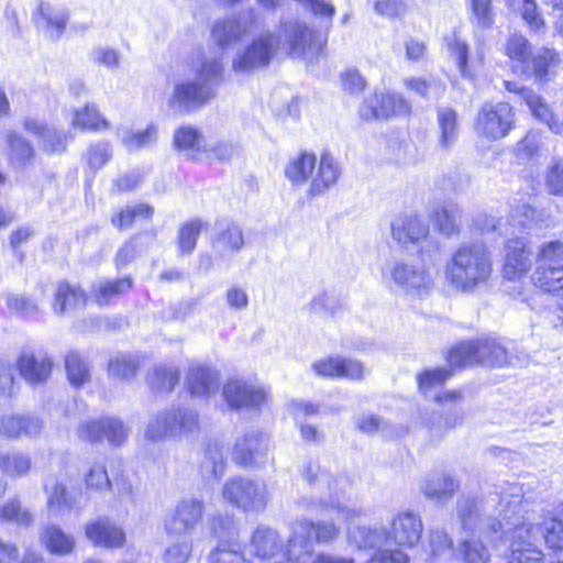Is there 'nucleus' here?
<instances>
[{"label":"nucleus","mask_w":563,"mask_h":563,"mask_svg":"<svg viewBox=\"0 0 563 563\" xmlns=\"http://www.w3.org/2000/svg\"><path fill=\"white\" fill-rule=\"evenodd\" d=\"M511 500L508 503L514 509V516H508L505 510L500 522L504 529V539L508 543L505 553L507 563H541L543 553L539 549L538 536L542 533L547 545L559 553L563 559V511L558 515H549L541 523H527L523 516L522 489L520 486L510 487Z\"/></svg>","instance_id":"obj_1"},{"label":"nucleus","mask_w":563,"mask_h":563,"mask_svg":"<svg viewBox=\"0 0 563 563\" xmlns=\"http://www.w3.org/2000/svg\"><path fill=\"white\" fill-rule=\"evenodd\" d=\"M284 42L295 58L314 60L322 52L324 42L312 29L296 20H280L277 36L266 32L255 36L239 49L232 59V70L249 74L269 64L277 45Z\"/></svg>","instance_id":"obj_2"},{"label":"nucleus","mask_w":563,"mask_h":563,"mask_svg":"<svg viewBox=\"0 0 563 563\" xmlns=\"http://www.w3.org/2000/svg\"><path fill=\"white\" fill-rule=\"evenodd\" d=\"M194 78L177 79L168 98V107L176 114L203 107L217 96L223 81L224 67L220 58L202 56L192 62Z\"/></svg>","instance_id":"obj_3"},{"label":"nucleus","mask_w":563,"mask_h":563,"mask_svg":"<svg viewBox=\"0 0 563 563\" xmlns=\"http://www.w3.org/2000/svg\"><path fill=\"white\" fill-rule=\"evenodd\" d=\"M301 476L313 493L309 500H301L307 510L330 511L343 520H352L361 515V509L345 494V478L334 476L314 461L303 465Z\"/></svg>","instance_id":"obj_4"},{"label":"nucleus","mask_w":563,"mask_h":563,"mask_svg":"<svg viewBox=\"0 0 563 563\" xmlns=\"http://www.w3.org/2000/svg\"><path fill=\"white\" fill-rule=\"evenodd\" d=\"M493 267V254L484 244H462L446 262L444 275L455 290L474 294L488 283Z\"/></svg>","instance_id":"obj_5"},{"label":"nucleus","mask_w":563,"mask_h":563,"mask_svg":"<svg viewBox=\"0 0 563 563\" xmlns=\"http://www.w3.org/2000/svg\"><path fill=\"white\" fill-rule=\"evenodd\" d=\"M339 534L340 527L332 521L298 519L291 525L287 559L294 563H355L354 559L342 555L320 554L313 558V541L320 544L331 543Z\"/></svg>","instance_id":"obj_6"},{"label":"nucleus","mask_w":563,"mask_h":563,"mask_svg":"<svg viewBox=\"0 0 563 563\" xmlns=\"http://www.w3.org/2000/svg\"><path fill=\"white\" fill-rule=\"evenodd\" d=\"M285 175L296 186L310 179L308 196L318 197L333 187L340 176L341 167L329 152H323L317 165V157L310 153H301L289 159Z\"/></svg>","instance_id":"obj_7"},{"label":"nucleus","mask_w":563,"mask_h":563,"mask_svg":"<svg viewBox=\"0 0 563 563\" xmlns=\"http://www.w3.org/2000/svg\"><path fill=\"white\" fill-rule=\"evenodd\" d=\"M199 428V415L194 408L172 406L158 411L148 420L144 437L153 442L166 439L181 440L197 432Z\"/></svg>","instance_id":"obj_8"},{"label":"nucleus","mask_w":563,"mask_h":563,"mask_svg":"<svg viewBox=\"0 0 563 563\" xmlns=\"http://www.w3.org/2000/svg\"><path fill=\"white\" fill-rule=\"evenodd\" d=\"M448 361L453 367L467 366L473 364H485L490 366L521 365L523 360L514 356L509 351L495 340L482 339L477 341H465L454 346Z\"/></svg>","instance_id":"obj_9"},{"label":"nucleus","mask_w":563,"mask_h":563,"mask_svg":"<svg viewBox=\"0 0 563 563\" xmlns=\"http://www.w3.org/2000/svg\"><path fill=\"white\" fill-rule=\"evenodd\" d=\"M382 277L386 283L417 298L428 296L434 286L433 277L424 264L405 260L389 262L383 269Z\"/></svg>","instance_id":"obj_10"},{"label":"nucleus","mask_w":563,"mask_h":563,"mask_svg":"<svg viewBox=\"0 0 563 563\" xmlns=\"http://www.w3.org/2000/svg\"><path fill=\"white\" fill-rule=\"evenodd\" d=\"M531 276L533 285L547 292L563 290V243L552 241L539 251Z\"/></svg>","instance_id":"obj_11"},{"label":"nucleus","mask_w":563,"mask_h":563,"mask_svg":"<svg viewBox=\"0 0 563 563\" xmlns=\"http://www.w3.org/2000/svg\"><path fill=\"white\" fill-rule=\"evenodd\" d=\"M516 486L509 485L504 488L500 493H495L489 496L487 500L483 498L473 497V496H461L456 501V516L461 522V526L465 530H473L477 526L483 514H486L489 508L495 507V503L497 499L499 500V506L501 509L499 510L498 528L504 533L505 527L500 526V522H505L503 520L505 510H508V516H514L511 506H509V501L512 499L510 496V487Z\"/></svg>","instance_id":"obj_12"},{"label":"nucleus","mask_w":563,"mask_h":563,"mask_svg":"<svg viewBox=\"0 0 563 563\" xmlns=\"http://www.w3.org/2000/svg\"><path fill=\"white\" fill-rule=\"evenodd\" d=\"M222 496L228 503L244 510H262L268 500L267 486L264 482L244 477H234L225 482Z\"/></svg>","instance_id":"obj_13"},{"label":"nucleus","mask_w":563,"mask_h":563,"mask_svg":"<svg viewBox=\"0 0 563 563\" xmlns=\"http://www.w3.org/2000/svg\"><path fill=\"white\" fill-rule=\"evenodd\" d=\"M256 23L255 10L249 9L217 20L211 30V37L220 48L224 49L251 34Z\"/></svg>","instance_id":"obj_14"},{"label":"nucleus","mask_w":563,"mask_h":563,"mask_svg":"<svg viewBox=\"0 0 563 563\" xmlns=\"http://www.w3.org/2000/svg\"><path fill=\"white\" fill-rule=\"evenodd\" d=\"M514 118L515 113L509 103H485L476 118V131L487 139L499 140L511 130Z\"/></svg>","instance_id":"obj_15"},{"label":"nucleus","mask_w":563,"mask_h":563,"mask_svg":"<svg viewBox=\"0 0 563 563\" xmlns=\"http://www.w3.org/2000/svg\"><path fill=\"white\" fill-rule=\"evenodd\" d=\"M203 500L195 497L180 499L165 517L164 527L169 536L191 533L203 518Z\"/></svg>","instance_id":"obj_16"},{"label":"nucleus","mask_w":563,"mask_h":563,"mask_svg":"<svg viewBox=\"0 0 563 563\" xmlns=\"http://www.w3.org/2000/svg\"><path fill=\"white\" fill-rule=\"evenodd\" d=\"M411 111L410 103L399 93L375 92L360 109L365 120L387 119L391 115H406Z\"/></svg>","instance_id":"obj_17"},{"label":"nucleus","mask_w":563,"mask_h":563,"mask_svg":"<svg viewBox=\"0 0 563 563\" xmlns=\"http://www.w3.org/2000/svg\"><path fill=\"white\" fill-rule=\"evenodd\" d=\"M77 434L89 442L107 440L111 444L120 445L126 440L129 430L119 419L108 417L82 422L77 429Z\"/></svg>","instance_id":"obj_18"},{"label":"nucleus","mask_w":563,"mask_h":563,"mask_svg":"<svg viewBox=\"0 0 563 563\" xmlns=\"http://www.w3.org/2000/svg\"><path fill=\"white\" fill-rule=\"evenodd\" d=\"M423 531V525L420 516L410 510L399 511L390 522L388 540L395 545L412 549L415 548Z\"/></svg>","instance_id":"obj_19"},{"label":"nucleus","mask_w":563,"mask_h":563,"mask_svg":"<svg viewBox=\"0 0 563 563\" xmlns=\"http://www.w3.org/2000/svg\"><path fill=\"white\" fill-rule=\"evenodd\" d=\"M223 397L232 409L258 408L267 400L264 387L243 379L229 380L223 387Z\"/></svg>","instance_id":"obj_20"},{"label":"nucleus","mask_w":563,"mask_h":563,"mask_svg":"<svg viewBox=\"0 0 563 563\" xmlns=\"http://www.w3.org/2000/svg\"><path fill=\"white\" fill-rule=\"evenodd\" d=\"M504 85L507 91L518 95L529 107L532 114L544 122L552 132L556 134L563 132V123L554 118L550 107L541 96L517 81H505Z\"/></svg>","instance_id":"obj_21"},{"label":"nucleus","mask_w":563,"mask_h":563,"mask_svg":"<svg viewBox=\"0 0 563 563\" xmlns=\"http://www.w3.org/2000/svg\"><path fill=\"white\" fill-rule=\"evenodd\" d=\"M532 266V253L523 239H512L506 244L504 277L508 280H520Z\"/></svg>","instance_id":"obj_22"},{"label":"nucleus","mask_w":563,"mask_h":563,"mask_svg":"<svg viewBox=\"0 0 563 563\" xmlns=\"http://www.w3.org/2000/svg\"><path fill=\"white\" fill-rule=\"evenodd\" d=\"M251 552L261 561L273 560L278 555H287L284 552V540L273 528L260 526L255 529L250 541Z\"/></svg>","instance_id":"obj_23"},{"label":"nucleus","mask_w":563,"mask_h":563,"mask_svg":"<svg viewBox=\"0 0 563 563\" xmlns=\"http://www.w3.org/2000/svg\"><path fill=\"white\" fill-rule=\"evenodd\" d=\"M390 233L401 245L418 244L428 236L429 227L417 214H402L391 221Z\"/></svg>","instance_id":"obj_24"},{"label":"nucleus","mask_w":563,"mask_h":563,"mask_svg":"<svg viewBox=\"0 0 563 563\" xmlns=\"http://www.w3.org/2000/svg\"><path fill=\"white\" fill-rule=\"evenodd\" d=\"M43 427L42 419L35 415H0V434L10 439L37 437Z\"/></svg>","instance_id":"obj_25"},{"label":"nucleus","mask_w":563,"mask_h":563,"mask_svg":"<svg viewBox=\"0 0 563 563\" xmlns=\"http://www.w3.org/2000/svg\"><path fill=\"white\" fill-rule=\"evenodd\" d=\"M211 243L213 251L220 256L234 254L244 245L243 231L234 222L227 220L218 221Z\"/></svg>","instance_id":"obj_26"},{"label":"nucleus","mask_w":563,"mask_h":563,"mask_svg":"<svg viewBox=\"0 0 563 563\" xmlns=\"http://www.w3.org/2000/svg\"><path fill=\"white\" fill-rule=\"evenodd\" d=\"M561 64L560 55L549 47H541L534 52L523 74L539 82H548L556 75Z\"/></svg>","instance_id":"obj_27"},{"label":"nucleus","mask_w":563,"mask_h":563,"mask_svg":"<svg viewBox=\"0 0 563 563\" xmlns=\"http://www.w3.org/2000/svg\"><path fill=\"white\" fill-rule=\"evenodd\" d=\"M267 451V441L257 431L246 432L239 438L233 449V460L241 465H252L262 461Z\"/></svg>","instance_id":"obj_28"},{"label":"nucleus","mask_w":563,"mask_h":563,"mask_svg":"<svg viewBox=\"0 0 563 563\" xmlns=\"http://www.w3.org/2000/svg\"><path fill=\"white\" fill-rule=\"evenodd\" d=\"M219 372L208 365H192L186 376V385L192 396L207 397L219 389Z\"/></svg>","instance_id":"obj_29"},{"label":"nucleus","mask_w":563,"mask_h":563,"mask_svg":"<svg viewBox=\"0 0 563 563\" xmlns=\"http://www.w3.org/2000/svg\"><path fill=\"white\" fill-rule=\"evenodd\" d=\"M86 537L96 545L111 549L120 548L125 542L123 529L106 518L88 523Z\"/></svg>","instance_id":"obj_30"},{"label":"nucleus","mask_w":563,"mask_h":563,"mask_svg":"<svg viewBox=\"0 0 563 563\" xmlns=\"http://www.w3.org/2000/svg\"><path fill=\"white\" fill-rule=\"evenodd\" d=\"M52 360L44 354L35 355L31 351H22L18 358L20 374L31 384L45 382L52 371Z\"/></svg>","instance_id":"obj_31"},{"label":"nucleus","mask_w":563,"mask_h":563,"mask_svg":"<svg viewBox=\"0 0 563 563\" xmlns=\"http://www.w3.org/2000/svg\"><path fill=\"white\" fill-rule=\"evenodd\" d=\"M174 146L187 157L197 159L201 153L208 152V144L202 133L192 125H181L173 135Z\"/></svg>","instance_id":"obj_32"},{"label":"nucleus","mask_w":563,"mask_h":563,"mask_svg":"<svg viewBox=\"0 0 563 563\" xmlns=\"http://www.w3.org/2000/svg\"><path fill=\"white\" fill-rule=\"evenodd\" d=\"M23 125L29 133L41 140L44 151L54 153L65 151L67 142L65 132L47 126L37 119L32 118L25 119Z\"/></svg>","instance_id":"obj_33"},{"label":"nucleus","mask_w":563,"mask_h":563,"mask_svg":"<svg viewBox=\"0 0 563 563\" xmlns=\"http://www.w3.org/2000/svg\"><path fill=\"white\" fill-rule=\"evenodd\" d=\"M459 486L450 474L434 473L422 481L420 489L427 498L442 503L451 498Z\"/></svg>","instance_id":"obj_34"},{"label":"nucleus","mask_w":563,"mask_h":563,"mask_svg":"<svg viewBox=\"0 0 563 563\" xmlns=\"http://www.w3.org/2000/svg\"><path fill=\"white\" fill-rule=\"evenodd\" d=\"M349 542L357 549L378 550L389 543L388 531L382 526H357L347 531Z\"/></svg>","instance_id":"obj_35"},{"label":"nucleus","mask_w":563,"mask_h":563,"mask_svg":"<svg viewBox=\"0 0 563 563\" xmlns=\"http://www.w3.org/2000/svg\"><path fill=\"white\" fill-rule=\"evenodd\" d=\"M40 540L45 549L56 555H67L75 549L76 541L74 537L65 532L59 526L46 525L41 534Z\"/></svg>","instance_id":"obj_36"},{"label":"nucleus","mask_w":563,"mask_h":563,"mask_svg":"<svg viewBox=\"0 0 563 563\" xmlns=\"http://www.w3.org/2000/svg\"><path fill=\"white\" fill-rule=\"evenodd\" d=\"M180 371L172 364H159L147 374V384L155 393H170L179 383Z\"/></svg>","instance_id":"obj_37"},{"label":"nucleus","mask_w":563,"mask_h":563,"mask_svg":"<svg viewBox=\"0 0 563 563\" xmlns=\"http://www.w3.org/2000/svg\"><path fill=\"white\" fill-rule=\"evenodd\" d=\"M86 300L87 296L80 287L68 283H59L55 294L53 310L58 314H63L69 310L82 307Z\"/></svg>","instance_id":"obj_38"},{"label":"nucleus","mask_w":563,"mask_h":563,"mask_svg":"<svg viewBox=\"0 0 563 563\" xmlns=\"http://www.w3.org/2000/svg\"><path fill=\"white\" fill-rule=\"evenodd\" d=\"M437 120L440 130L439 145L443 150H448L457 140L459 124L456 112L450 107L439 108Z\"/></svg>","instance_id":"obj_39"},{"label":"nucleus","mask_w":563,"mask_h":563,"mask_svg":"<svg viewBox=\"0 0 563 563\" xmlns=\"http://www.w3.org/2000/svg\"><path fill=\"white\" fill-rule=\"evenodd\" d=\"M210 563H252L246 556L244 545L234 540L220 541L210 553Z\"/></svg>","instance_id":"obj_40"},{"label":"nucleus","mask_w":563,"mask_h":563,"mask_svg":"<svg viewBox=\"0 0 563 563\" xmlns=\"http://www.w3.org/2000/svg\"><path fill=\"white\" fill-rule=\"evenodd\" d=\"M31 467L32 459L26 453L20 451L0 453V471L9 477L25 476Z\"/></svg>","instance_id":"obj_41"},{"label":"nucleus","mask_w":563,"mask_h":563,"mask_svg":"<svg viewBox=\"0 0 563 563\" xmlns=\"http://www.w3.org/2000/svg\"><path fill=\"white\" fill-rule=\"evenodd\" d=\"M68 19L69 14L64 8H55L52 4L44 2H42L37 8L36 22L54 30L56 37H59L63 34Z\"/></svg>","instance_id":"obj_42"},{"label":"nucleus","mask_w":563,"mask_h":563,"mask_svg":"<svg viewBox=\"0 0 563 563\" xmlns=\"http://www.w3.org/2000/svg\"><path fill=\"white\" fill-rule=\"evenodd\" d=\"M157 137V126L155 124H150L142 131H124L121 136V142L129 152H136L155 145Z\"/></svg>","instance_id":"obj_43"},{"label":"nucleus","mask_w":563,"mask_h":563,"mask_svg":"<svg viewBox=\"0 0 563 563\" xmlns=\"http://www.w3.org/2000/svg\"><path fill=\"white\" fill-rule=\"evenodd\" d=\"M47 495V508L51 511L64 512L76 507L77 501L75 494L67 490L66 486L60 482H55L52 486L45 485Z\"/></svg>","instance_id":"obj_44"},{"label":"nucleus","mask_w":563,"mask_h":563,"mask_svg":"<svg viewBox=\"0 0 563 563\" xmlns=\"http://www.w3.org/2000/svg\"><path fill=\"white\" fill-rule=\"evenodd\" d=\"M73 125L81 130L100 131L110 128L109 121L102 117L96 104H87L74 112Z\"/></svg>","instance_id":"obj_45"},{"label":"nucleus","mask_w":563,"mask_h":563,"mask_svg":"<svg viewBox=\"0 0 563 563\" xmlns=\"http://www.w3.org/2000/svg\"><path fill=\"white\" fill-rule=\"evenodd\" d=\"M357 428L368 434L380 432L385 437H400L406 430L402 427H395L382 417L373 413H364L356 421Z\"/></svg>","instance_id":"obj_46"},{"label":"nucleus","mask_w":563,"mask_h":563,"mask_svg":"<svg viewBox=\"0 0 563 563\" xmlns=\"http://www.w3.org/2000/svg\"><path fill=\"white\" fill-rule=\"evenodd\" d=\"M131 287L129 278L100 280L92 286L91 294L98 305H107L113 297L128 291Z\"/></svg>","instance_id":"obj_47"},{"label":"nucleus","mask_w":563,"mask_h":563,"mask_svg":"<svg viewBox=\"0 0 563 563\" xmlns=\"http://www.w3.org/2000/svg\"><path fill=\"white\" fill-rule=\"evenodd\" d=\"M0 521L29 527L33 523V515L27 508L22 506L18 497H14L0 506Z\"/></svg>","instance_id":"obj_48"},{"label":"nucleus","mask_w":563,"mask_h":563,"mask_svg":"<svg viewBox=\"0 0 563 563\" xmlns=\"http://www.w3.org/2000/svg\"><path fill=\"white\" fill-rule=\"evenodd\" d=\"M505 49L506 55L511 60L518 62L521 65L522 71L534 54L530 42L523 35L517 33L511 34L507 38Z\"/></svg>","instance_id":"obj_49"},{"label":"nucleus","mask_w":563,"mask_h":563,"mask_svg":"<svg viewBox=\"0 0 563 563\" xmlns=\"http://www.w3.org/2000/svg\"><path fill=\"white\" fill-rule=\"evenodd\" d=\"M65 367L73 386L79 387L90 380V366L77 352L67 354Z\"/></svg>","instance_id":"obj_50"},{"label":"nucleus","mask_w":563,"mask_h":563,"mask_svg":"<svg viewBox=\"0 0 563 563\" xmlns=\"http://www.w3.org/2000/svg\"><path fill=\"white\" fill-rule=\"evenodd\" d=\"M140 367L139 358L131 354H120L111 358L109 363V375L121 380L132 379Z\"/></svg>","instance_id":"obj_51"},{"label":"nucleus","mask_w":563,"mask_h":563,"mask_svg":"<svg viewBox=\"0 0 563 563\" xmlns=\"http://www.w3.org/2000/svg\"><path fill=\"white\" fill-rule=\"evenodd\" d=\"M430 555L434 560H444L453 556V541L450 536L440 528L431 529L428 533Z\"/></svg>","instance_id":"obj_52"},{"label":"nucleus","mask_w":563,"mask_h":563,"mask_svg":"<svg viewBox=\"0 0 563 563\" xmlns=\"http://www.w3.org/2000/svg\"><path fill=\"white\" fill-rule=\"evenodd\" d=\"M7 140L9 144V159L12 165L24 166L33 158L34 150L22 136L14 132H9Z\"/></svg>","instance_id":"obj_53"},{"label":"nucleus","mask_w":563,"mask_h":563,"mask_svg":"<svg viewBox=\"0 0 563 563\" xmlns=\"http://www.w3.org/2000/svg\"><path fill=\"white\" fill-rule=\"evenodd\" d=\"M456 553L463 563H490V553L479 540H463Z\"/></svg>","instance_id":"obj_54"},{"label":"nucleus","mask_w":563,"mask_h":563,"mask_svg":"<svg viewBox=\"0 0 563 563\" xmlns=\"http://www.w3.org/2000/svg\"><path fill=\"white\" fill-rule=\"evenodd\" d=\"M205 227L206 223L200 219H195L180 225L177 244L181 254H189L195 250L198 236Z\"/></svg>","instance_id":"obj_55"},{"label":"nucleus","mask_w":563,"mask_h":563,"mask_svg":"<svg viewBox=\"0 0 563 563\" xmlns=\"http://www.w3.org/2000/svg\"><path fill=\"white\" fill-rule=\"evenodd\" d=\"M404 85L423 99L439 98L444 91L443 85L439 81L421 77L405 78Z\"/></svg>","instance_id":"obj_56"},{"label":"nucleus","mask_w":563,"mask_h":563,"mask_svg":"<svg viewBox=\"0 0 563 563\" xmlns=\"http://www.w3.org/2000/svg\"><path fill=\"white\" fill-rule=\"evenodd\" d=\"M112 156V147L108 141H99L88 146L84 154L87 166L96 172L102 168Z\"/></svg>","instance_id":"obj_57"},{"label":"nucleus","mask_w":563,"mask_h":563,"mask_svg":"<svg viewBox=\"0 0 563 563\" xmlns=\"http://www.w3.org/2000/svg\"><path fill=\"white\" fill-rule=\"evenodd\" d=\"M460 210L453 202L443 203L437 211L435 223L441 233L452 235L457 232Z\"/></svg>","instance_id":"obj_58"},{"label":"nucleus","mask_w":563,"mask_h":563,"mask_svg":"<svg viewBox=\"0 0 563 563\" xmlns=\"http://www.w3.org/2000/svg\"><path fill=\"white\" fill-rule=\"evenodd\" d=\"M153 213L154 208L147 203L126 206L115 218L112 219V222L120 229H124L131 227L137 218L151 219Z\"/></svg>","instance_id":"obj_59"},{"label":"nucleus","mask_w":563,"mask_h":563,"mask_svg":"<svg viewBox=\"0 0 563 563\" xmlns=\"http://www.w3.org/2000/svg\"><path fill=\"white\" fill-rule=\"evenodd\" d=\"M5 302L11 312L22 318L31 319L40 312L37 302L24 295L9 294L7 295Z\"/></svg>","instance_id":"obj_60"},{"label":"nucleus","mask_w":563,"mask_h":563,"mask_svg":"<svg viewBox=\"0 0 563 563\" xmlns=\"http://www.w3.org/2000/svg\"><path fill=\"white\" fill-rule=\"evenodd\" d=\"M225 471L224 457L218 449H209L201 462V472L206 476L221 477Z\"/></svg>","instance_id":"obj_61"},{"label":"nucleus","mask_w":563,"mask_h":563,"mask_svg":"<svg viewBox=\"0 0 563 563\" xmlns=\"http://www.w3.org/2000/svg\"><path fill=\"white\" fill-rule=\"evenodd\" d=\"M544 184L549 194L563 197V159H555L547 168Z\"/></svg>","instance_id":"obj_62"},{"label":"nucleus","mask_w":563,"mask_h":563,"mask_svg":"<svg viewBox=\"0 0 563 563\" xmlns=\"http://www.w3.org/2000/svg\"><path fill=\"white\" fill-rule=\"evenodd\" d=\"M192 544L184 539L173 542L163 552L164 563H187L191 555Z\"/></svg>","instance_id":"obj_63"},{"label":"nucleus","mask_w":563,"mask_h":563,"mask_svg":"<svg viewBox=\"0 0 563 563\" xmlns=\"http://www.w3.org/2000/svg\"><path fill=\"white\" fill-rule=\"evenodd\" d=\"M405 548H388L383 545L378 550L375 551L373 556L371 558L372 563H409L410 558L405 552Z\"/></svg>","instance_id":"obj_64"}]
</instances>
